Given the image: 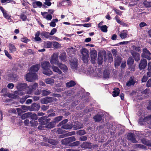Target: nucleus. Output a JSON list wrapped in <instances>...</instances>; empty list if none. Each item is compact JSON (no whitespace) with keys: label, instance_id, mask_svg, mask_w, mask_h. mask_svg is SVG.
I'll use <instances>...</instances> for the list:
<instances>
[{"label":"nucleus","instance_id":"obj_1","mask_svg":"<svg viewBox=\"0 0 151 151\" xmlns=\"http://www.w3.org/2000/svg\"><path fill=\"white\" fill-rule=\"evenodd\" d=\"M16 87L18 91H14L15 94L22 95L25 93H27V88L28 87L26 84L19 83L17 84Z\"/></svg>","mask_w":151,"mask_h":151},{"label":"nucleus","instance_id":"obj_2","mask_svg":"<svg viewBox=\"0 0 151 151\" xmlns=\"http://www.w3.org/2000/svg\"><path fill=\"white\" fill-rule=\"evenodd\" d=\"M26 79L27 81L32 82L35 80L37 79L38 77L36 73H29L26 75Z\"/></svg>","mask_w":151,"mask_h":151},{"label":"nucleus","instance_id":"obj_3","mask_svg":"<svg viewBox=\"0 0 151 151\" xmlns=\"http://www.w3.org/2000/svg\"><path fill=\"white\" fill-rule=\"evenodd\" d=\"M50 62L52 65H58L59 63L58 60V53H54L52 56L50 60Z\"/></svg>","mask_w":151,"mask_h":151},{"label":"nucleus","instance_id":"obj_4","mask_svg":"<svg viewBox=\"0 0 151 151\" xmlns=\"http://www.w3.org/2000/svg\"><path fill=\"white\" fill-rule=\"evenodd\" d=\"M142 52V56L147 58L148 60H150L151 58L150 56L151 55V53L149 50L146 48H144L143 49Z\"/></svg>","mask_w":151,"mask_h":151},{"label":"nucleus","instance_id":"obj_5","mask_svg":"<svg viewBox=\"0 0 151 151\" xmlns=\"http://www.w3.org/2000/svg\"><path fill=\"white\" fill-rule=\"evenodd\" d=\"M38 86V83H36L33 85H30L27 88V93L29 94H31L32 93L33 90L36 89Z\"/></svg>","mask_w":151,"mask_h":151},{"label":"nucleus","instance_id":"obj_6","mask_svg":"<svg viewBox=\"0 0 151 151\" xmlns=\"http://www.w3.org/2000/svg\"><path fill=\"white\" fill-rule=\"evenodd\" d=\"M70 65L72 69L74 70H77L78 68L77 60L74 58L70 61Z\"/></svg>","mask_w":151,"mask_h":151},{"label":"nucleus","instance_id":"obj_7","mask_svg":"<svg viewBox=\"0 0 151 151\" xmlns=\"http://www.w3.org/2000/svg\"><path fill=\"white\" fill-rule=\"evenodd\" d=\"M97 52L96 50H92L91 52V61L93 64H94L96 59Z\"/></svg>","mask_w":151,"mask_h":151},{"label":"nucleus","instance_id":"obj_8","mask_svg":"<svg viewBox=\"0 0 151 151\" xmlns=\"http://www.w3.org/2000/svg\"><path fill=\"white\" fill-rule=\"evenodd\" d=\"M147 65V61L146 59H141L139 64V68L140 69H144Z\"/></svg>","mask_w":151,"mask_h":151},{"label":"nucleus","instance_id":"obj_9","mask_svg":"<svg viewBox=\"0 0 151 151\" xmlns=\"http://www.w3.org/2000/svg\"><path fill=\"white\" fill-rule=\"evenodd\" d=\"M40 108V106L38 104L36 103H33L31 106H30V111H36L39 110Z\"/></svg>","mask_w":151,"mask_h":151},{"label":"nucleus","instance_id":"obj_10","mask_svg":"<svg viewBox=\"0 0 151 151\" xmlns=\"http://www.w3.org/2000/svg\"><path fill=\"white\" fill-rule=\"evenodd\" d=\"M76 140L75 137L72 136L65 138L62 140V143L64 144H67L69 142L74 141Z\"/></svg>","mask_w":151,"mask_h":151},{"label":"nucleus","instance_id":"obj_11","mask_svg":"<svg viewBox=\"0 0 151 151\" xmlns=\"http://www.w3.org/2000/svg\"><path fill=\"white\" fill-rule=\"evenodd\" d=\"M41 15L42 16L43 18L45 19L48 20H50L52 18V16L50 14H48L47 12H41Z\"/></svg>","mask_w":151,"mask_h":151},{"label":"nucleus","instance_id":"obj_12","mask_svg":"<svg viewBox=\"0 0 151 151\" xmlns=\"http://www.w3.org/2000/svg\"><path fill=\"white\" fill-rule=\"evenodd\" d=\"M131 53L136 61H137L140 60V56L139 53L135 52L134 50H131Z\"/></svg>","mask_w":151,"mask_h":151},{"label":"nucleus","instance_id":"obj_13","mask_svg":"<svg viewBox=\"0 0 151 151\" xmlns=\"http://www.w3.org/2000/svg\"><path fill=\"white\" fill-rule=\"evenodd\" d=\"M52 101V98L47 97L42 99L41 100V102L42 104H46L51 102Z\"/></svg>","mask_w":151,"mask_h":151},{"label":"nucleus","instance_id":"obj_14","mask_svg":"<svg viewBox=\"0 0 151 151\" xmlns=\"http://www.w3.org/2000/svg\"><path fill=\"white\" fill-rule=\"evenodd\" d=\"M128 35V31L126 30H124L122 31L119 34V36L122 39H125L127 37Z\"/></svg>","mask_w":151,"mask_h":151},{"label":"nucleus","instance_id":"obj_15","mask_svg":"<svg viewBox=\"0 0 151 151\" xmlns=\"http://www.w3.org/2000/svg\"><path fill=\"white\" fill-rule=\"evenodd\" d=\"M135 83V81L134 79V76H132L130 77L129 81L126 83V85L128 86H130L134 85Z\"/></svg>","mask_w":151,"mask_h":151},{"label":"nucleus","instance_id":"obj_16","mask_svg":"<svg viewBox=\"0 0 151 151\" xmlns=\"http://www.w3.org/2000/svg\"><path fill=\"white\" fill-rule=\"evenodd\" d=\"M127 139L128 140L131 141L132 142L135 143L137 142V141L135 139L134 134L131 133L128 134L127 136Z\"/></svg>","mask_w":151,"mask_h":151},{"label":"nucleus","instance_id":"obj_17","mask_svg":"<svg viewBox=\"0 0 151 151\" xmlns=\"http://www.w3.org/2000/svg\"><path fill=\"white\" fill-rule=\"evenodd\" d=\"M41 66L43 70H44L49 68L50 66V64L49 62L45 61L42 63Z\"/></svg>","mask_w":151,"mask_h":151},{"label":"nucleus","instance_id":"obj_18","mask_svg":"<svg viewBox=\"0 0 151 151\" xmlns=\"http://www.w3.org/2000/svg\"><path fill=\"white\" fill-rule=\"evenodd\" d=\"M81 146L82 148L91 149L92 147L91 143L86 142H83Z\"/></svg>","mask_w":151,"mask_h":151},{"label":"nucleus","instance_id":"obj_19","mask_svg":"<svg viewBox=\"0 0 151 151\" xmlns=\"http://www.w3.org/2000/svg\"><path fill=\"white\" fill-rule=\"evenodd\" d=\"M40 67L39 64H37L32 66L30 69V71L31 72H37L39 70Z\"/></svg>","mask_w":151,"mask_h":151},{"label":"nucleus","instance_id":"obj_20","mask_svg":"<svg viewBox=\"0 0 151 151\" xmlns=\"http://www.w3.org/2000/svg\"><path fill=\"white\" fill-rule=\"evenodd\" d=\"M58 65L64 72L65 73L67 72L68 68L67 66L63 64L60 63H59Z\"/></svg>","mask_w":151,"mask_h":151},{"label":"nucleus","instance_id":"obj_21","mask_svg":"<svg viewBox=\"0 0 151 151\" xmlns=\"http://www.w3.org/2000/svg\"><path fill=\"white\" fill-rule=\"evenodd\" d=\"M102 25V22H101L98 24L99 28H100L101 30L104 32H106L107 31V27L106 25L101 26Z\"/></svg>","mask_w":151,"mask_h":151},{"label":"nucleus","instance_id":"obj_22","mask_svg":"<svg viewBox=\"0 0 151 151\" xmlns=\"http://www.w3.org/2000/svg\"><path fill=\"white\" fill-rule=\"evenodd\" d=\"M83 126V125L79 122H76L75 123V124L73 126L74 128V130H77L79 129L82 128Z\"/></svg>","mask_w":151,"mask_h":151},{"label":"nucleus","instance_id":"obj_23","mask_svg":"<svg viewBox=\"0 0 151 151\" xmlns=\"http://www.w3.org/2000/svg\"><path fill=\"white\" fill-rule=\"evenodd\" d=\"M42 5V2L40 1H36L32 3V6L34 8H36L37 7L41 8Z\"/></svg>","mask_w":151,"mask_h":151},{"label":"nucleus","instance_id":"obj_24","mask_svg":"<svg viewBox=\"0 0 151 151\" xmlns=\"http://www.w3.org/2000/svg\"><path fill=\"white\" fill-rule=\"evenodd\" d=\"M50 119H45V120L42 122V125L39 126L38 127V129H41V130H44V129H43V128L45 127V126H42L43 125H46L45 124H47V123L50 121Z\"/></svg>","mask_w":151,"mask_h":151},{"label":"nucleus","instance_id":"obj_25","mask_svg":"<svg viewBox=\"0 0 151 151\" xmlns=\"http://www.w3.org/2000/svg\"><path fill=\"white\" fill-rule=\"evenodd\" d=\"M52 68L53 71L59 74H61L62 73L61 70L57 67L53 65L52 66Z\"/></svg>","mask_w":151,"mask_h":151},{"label":"nucleus","instance_id":"obj_26","mask_svg":"<svg viewBox=\"0 0 151 151\" xmlns=\"http://www.w3.org/2000/svg\"><path fill=\"white\" fill-rule=\"evenodd\" d=\"M9 48L11 52L13 53L16 51V48L14 45L10 43L9 45Z\"/></svg>","mask_w":151,"mask_h":151},{"label":"nucleus","instance_id":"obj_27","mask_svg":"<svg viewBox=\"0 0 151 151\" xmlns=\"http://www.w3.org/2000/svg\"><path fill=\"white\" fill-rule=\"evenodd\" d=\"M43 73L45 75L47 76H50L52 74V71L49 68L43 70Z\"/></svg>","mask_w":151,"mask_h":151},{"label":"nucleus","instance_id":"obj_28","mask_svg":"<svg viewBox=\"0 0 151 151\" xmlns=\"http://www.w3.org/2000/svg\"><path fill=\"white\" fill-rule=\"evenodd\" d=\"M120 90L119 88H116L114 89L112 95L115 97L118 96Z\"/></svg>","mask_w":151,"mask_h":151},{"label":"nucleus","instance_id":"obj_29","mask_svg":"<svg viewBox=\"0 0 151 151\" xmlns=\"http://www.w3.org/2000/svg\"><path fill=\"white\" fill-rule=\"evenodd\" d=\"M76 83L73 81H70L69 82L66 83V86L67 87L69 88L73 87L76 85Z\"/></svg>","mask_w":151,"mask_h":151},{"label":"nucleus","instance_id":"obj_30","mask_svg":"<svg viewBox=\"0 0 151 151\" xmlns=\"http://www.w3.org/2000/svg\"><path fill=\"white\" fill-rule=\"evenodd\" d=\"M45 81L47 84L51 85H52L54 83V80L53 79L50 78L45 79Z\"/></svg>","mask_w":151,"mask_h":151},{"label":"nucleus","instance_id":"obj_31","mask_svg":"<svg viewBox=\"0 0 151 151\" xmlns=\"http://www.w3.org/2000/svg\"><path fill=\"white\" fill-rule=\"evenodd\" d=\"M121 60V58L119 57H118L116 58L115 61V65L116 67L119 65Z\"/></svg>","mask_w":151,"mask_h":151},{"label":"nucleus","instance_id":"obj_32","mask_svg":"<svg viewBox=\"0 0 151 151\" xmlns=\"http://www.w3.org/2000/svg\"><path fill=\"white\" fill-rule=\"evenodd\" d=\"M30 115L29 116V118L32 120H37L38 119V117L36 114L32 113L31 112H29Z\"/></svg>","mask_w":151,"mask_h":151},{"label":"nucleus","instance_id":"obj_33","mask_svg":"<svg viewBox=\"0 0 151 151\" xmlns=\"http://www.w3.org/2000/svg\"><path fill=\"white\" fill-rule=\"evenodd\" d=\"M82 59L85 63L88 62L89 59V55H82Z\"/></svg>","mask_w":151,"mask_h":151},{"label":"nucleus","instance_id":"obj_34","mask_svg":"<svg viewBox=\"0 0 151 151\" xmlns=\"http://www.w3.org/2000/svg\"><path fill=\"white\" fill-rule=\"evenodd\" d=\"M72 127L73 126L72 125L66 124L62 125L61 128L64 129H71Z\"/></svg>","mask_w":151,"mask_h":151},{"label":"nucleus","instance_id":"obj_35","mask_svg":"<svg viewBox=\"0 0 151 151\" xmlns=\"http://www.w3.org/2000/svg\"><path fill=\"white\" fill-rule=\"evenodd\" d=\"M41 36H44L47 38H48L50 37V34L48 32H47L45 31H43L40 34Z\"/></svg>","mask_w":151,"mask_h":151},{"label":"nucleus","instance_id":"obj_36","mask_svg":"<svg viewBox=\"0 0 151 151\" xmlns=\"http://www.w3.org/2000/svg\"><path fill=\"white\" fill-rule=\"evenodd\" d=\"M60 59L62 61H65L66 58V55L65 53L64 52L60 54Z\"/></svg>","mask_w":151,"mask_h":151},{"label":"nucleus","instance_id":"obj_37","mask_svg":"<svg viewBox=\"0 0 151 151\" xmlns=\"http://www.w3.org/2000/svg\"><path fill=\"white\" fill-rule=\"evenodd\" d=\"M98 60L99 64L101 65L103 61L102 55H99L98 56Z\"/></svg>","mask_w":151,"mask_h":151},{"label":"nucleus","instance_id":"obj_38","mask_svg":"<svg viewBox=\"0 0 151 151\" xmlns=\"http://www.w3.org/2000/svg\"><path fill=\"white\" fill-rule=\"evenodd\" d=\"M81 52L82 55H88V50L85 48H82L81 50Z\"/></svg>","mask_w":151,"mask_h":151},{"label":"nucleus","instance_id":"obj_39","mask_svg":"<svg viewBox=\"0 0 151 151\" xmlns=\"http://www.w3.org/2000/svg\"><path fill=\"white\" fill-rule=\"evenodd\" d=\"M29 112H27L23 114L21 116V118L22 119H25V118H29V116L30 115Z\"/></svg>","mask_w":151,"mask_h":151},{"label":"nucleus","instance_id":"obj_40","mask_svg":"<svg viewBox=\"0 0 151 151\" xmlns=\"http://www.w3.org/2000/svg\"><path fill=\"white\" fill-rule=\"evenodd\" d=\"M142 142L144 144L149 146H151V143L149 141L143 139L142 140Z\"/></svg>","mask_w":151,"mask_h":151},{"label":"nucleus","instance_id":"obj_41","mask_svg":"<svg viewBox=\"0 0 151 151\" xmlns=\"http://www.w3.org/2000/svg\"><path fill=\"white\" fill-rule=\"evenodd\" d=\"M93 119L96 122H99L101 120L102 116L101 115H97L94 116L93 117Z\"/></svg>","mask_w":151,"mask_h":151},{"label":"nucleus","instance_id":"obj_42","mask_svg":"<svg viewBox=\"0 0 151 151\" xmlns=\"http://www.w3.org/2000/svg\"><path fill=\"white\" fill-rule=\"evenodd\" d=\"M134 62V60L131 57H129L127 60V64L129 66H131Z\"/></svg>","mask_w":151,"mask_h":151},{"label":"nucleus","instance_id":"obj_43","mask_svg":"<svg viewBox=\"0 0 151 151\" xmlns=\"http://www.w3.org/2000/svg\"><path fill=\"white\" fill-rule=\"evenodd\" d=\"M30 124L31 126L35 127L38 125V123L37 121L35 120H32L30 122Z\"/></svg>","mask_w":151,"mask_h":151},{"label":"nucleus","instance_id":"obj_44","mask_svg":"<svg viewBox=\"0 0 151 151\" xmlns=\"http://www.w3.org/2000/svg\"><path fill=\"white\" fill-rule=\"evenodd\" d=\"M63 118V116H58L55 117L54 119V122L55 123H57L62 120Z\"/></svg>","mask_w":151,"mask_h":151},{"label":"nucleus","instance_id":"obj_45","mask_svg":"<svg viewBox=\"0 0 151 151\" xmlns=\"http://www.w3.org/2000/svg\"><path fill=\"white\" fill-rule=\"evenodd\" d=\"M51 92L49 91L46 90H43L42 91V95L43 96H46L48 95Z\"/></svg>","mask_w":151,"mask_h":151},{"label":"nucleus","instance_id":"obj_46","mask_svg":"<svg viewBox=\"0 0 151 151\" xmlns=\"http://www.w3.org/2000/svg\"><path fill=\"white\" fill-rule=\"evenodd\" d=\"M54 127V125L53 123L52 122H50L47 125H45V127L48 128H51L53 127Z\"/></svg>","mask_w":151,"mask_h":151},{"label":"nucleus","instance_id":"obj_47","mask_svg":"<svg viewBox=\"0 0 151 151\" xmlns=\"http://www.w3.org/2000/svg\"><path fill=\"white\" fill-rule=\"evenodd\" d=\"M30 96L28 95H26V96H23L22 98L20 99V102L22 103H23L24 102L25 100L28 97Z\"/></svg>","mask_w":151,"mask_h":151},{"label":"nucleus","instance_id":"obj_48","mask_svg":"<svg viewBox=\"0 0 151 151\" xmlns=\"http://www.w3.org/2000/svg\"><path fill=\"white\" fill-rule=\"evenodd\" d=\"M22 109L24 111L29 110L30 111V106H26L24 105H22L21 106Z\"/></svg>","mask_w":151,"mask_h":151},{"label":"nucleus","instance_id":"obj_49","mask_svg":"<svg viewBox=\"0 0 151 151\" xmlns=\"http://www.w3.org/2000/svg\"><path fill=\"white\" fill-rule=\"evenodd\" d=\"M47 118V117L44 116L38 119V121L40 124H42L43 122Z\"/></svg>","mask_w":151,"mask_h":151},{"label":"nucleus","instance_id":"obj_50","mask_svg":"<svg viewBox=\"0 0 151 151\" xmlns=\"http://www.w3.org/2000/svg\"><path fill=\"white\" fill-rule=\"evenodd\" d=\"M109 73L108 71L106 70L104 72V78H108L109 76Z\"/></svg>","mask_w":151,"mask_h":151},{"label":"nucleus","instance_id":"obj_51","mask_svg":"<svg viewBox=\"0 0 151 151\" xmlns=\"http://www.w3.org/2000/svg\"><path fill=\"white\" fill-rule=\"evenodd\" d=\"M143 4L146 7H151V2L145 1L144 2Z\"/></svg>","mask_w":151,"mask_h":151},{"label":"nucleus","instance_id":"obj_52","mask_svg":"<svg viewBox=\"0 0 151 151\" xmlns=\"http://www.w3.org/2000/svg\"><path fill=\"white\" fill-rule=\"evenodd\" d=\"M45 46L47 48H50L52 46V43L50 42L47 41L45 43Z\"/></svg>","mask_w":151,"mask_h":151},{"label":"nucleus","instance_id":"obj_53","mask_svg":"<svg viewBox=\"0 0 151 151\" xmlns=\"http://www.w3.org/2000/svg\"><path fill=\"white\" fill-rule=\"evenodd\" d=\"M3 15L4 17L6 19H10V16L6 12H4L3 13Z\"/></svg>","mask_w":151,"mask_h":151},{"label":"nucleus","instance_id":"obj_54","mask_svg":"<svg viewBox=\"0 0 151 151\" xmlns=\"http://www.w3.org/2000/svg\"><path fill=\"white\" fill-rule=\"evenodd\" d=\"M144 147V146L142 145L139 144H136L134 146V148H143Z\"/></svg>","mask_w":151,"mask_h":151},{"label":"nucleus","instance_id":"obj_55","mask_svg":"<svg viewBox=\"0 0 151 151\" xmlns=\"http://www.w3.org/2000/svg\"><path fill=\"white\" fill-rule=\"evenodd\" d=\"M46 142H49L52 145H55V143L54 142V140L53 139H46Z\"/></svg>","mask_w":151,"mask_h":151},{"label":"nucleus","instance_id":"obj_56","mask_svg":"<svg viewBox=\"0 0 151 151\" xmlns=\"http://www.w3.org/2000/svg\"><path fill=\"white\" fill-rule=\"evenodd\" d=\"M20 18L23 21L26 20L27 19V16L24 14H21L20 16Z\"/></svg>","mask_w":151,"mask_h":151},{"label":"nucleus","instance_id":"obj_57","mask_svg":"<svg viewBox=\"0 0 151 151\" xmlns=\"http://www.w3.org/2000/svg\"><path fill=\"white\" fill-rule=\"evenodd\" d=\"M86 132L84 130H80L77 132V134L79 135H83L85 134Z\"/></svg>","mask_w":151,"mask_h":151},{"label":"nucleus","instance_id":"obj_58","mask_svg":"<svg viewBox=\"0 0 151 151\" xmlns=\"http://www.w3.org/2000/svg\"><path fill=\"white\" fill-rule=\"evenodd\" d=\"M49 106H45V105H42L41 106V109L43 111H46L49 108Z\"/></svg>","mask_w":151,"mask_h":151},{"label":"nucleus","instance_id":"obj_59","mask_svg":"<svg viewBox=\"0 0 151 151\" xmlns=\"http://www.w3.org/2000/svg\"><path fill=\"white\" fill-rule=\"evenodd\" d=\"M144 120V121H149L151 120V115H149L145 117Z\"/></svg>","mask_w":151,"mask_h":151},{"label":"nucleus","instance_id":"obj_60","mask_svg":"<svg viewBox=\"0 0 151 151\" xmlns=\"http://www.w3.org/2000/svg\"><path fill=\"white\" fill-rule=\"evenodd\" d=\"M57 31V29L55 28L52 29L50 33H49L50 35H52L55 34Z\"/></svg>","mask_w":151,"mask_h":151},{"label":"nucleus","instance_id":"obj_61","mask_svg":"<svg viewBox=\"0 0 151 151\" xmlns=\"http://www.w3.org/2000/svg\"><path fill=\"white\" fill-rule=\"evenodd\" d=\"M68 119H65L63 120L60 123H59L58 124V126H60L61 125H62L63 124H65L67 123L68 122Z\"/></svg>","mask_w":151,"mask_h":151},{"label":"nucleus","instance_id":"obj_62","mask_svg":"<svg viewBox=\"0 0 151 151\" xmlns=\"http://www.w3.org/2000/svg\"><path fill=\"white\" fill-rule=\"evenodd\" d=\"M5 53V55L9 59H11L12 58V57L10 54L6 50H4Z\"/></svg>","mask_w":151,"mask_h":151},{"label":"nucleus","instance_id":"obj_63","mask_svg":"<svg viewBox=\"0 0 151 151\" xmlns=\"http://www.w3.org/2000/svg\"><path fill=\"white\" fill-rule=\"evenodd\" d=\"M50 0H46L44 4L48 6H50L51 5V3L50 2Z\"/></svg>","mask_w":151,"mask_h":151},{"label":"nucleus","instance_id":"obj_64","mask_svg":"<svg viewBox=\"0 0 151 151\" xmlns=\"http://www.w3.org/2000/svg\"><path fill=\"white\" fill-rule=\"evenodd\" d=\"M54 46L56 48H58L60 46V44L56 42H55L53 43Z\"/></svg>","mask_w":151,"mask_h":151}]
</instances>
